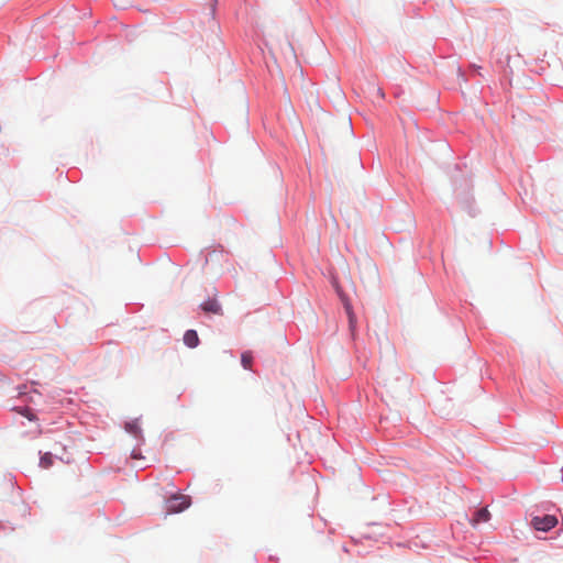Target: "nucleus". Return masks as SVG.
<instances>
[{"label": "nucleus", "mask_w": 563, "mask_h": 563, "mask_svg": "<svg viewBox=\"0 0 563 563\" xmlns=\"http://www.w3.org/2000/svg\"><path fill=\"white\" fill-rule=\"evenodd\" d=\"M408 380L398 374L379 376L377 391L385 401H394L408 391Z\"/></svg>", "instance_id": "obj_1"}, {"label": "nucleus", "mask_w": 563, "mask_h": 563, "mask_svg": "<svg viewBox=\"0 0 563 563\" xmlns=\"http://www.w3.org/2000/svg\"><path fill=\"white\" fill-rule=\"evenodd\" d=\"M530 525L538 531L548 532L558 525V519L552 515L536 516L531 519Z\"/></svg>", "instance_id": "obj_2"}, {"label": "nucleus", "mask_w": 563, "mask_h": 563, "mask_svg": "<svg viewBox=\"0 0 563 563\" xmlns=\"http://www.w3.org/2000/svg\"><path fill=\"white\" fill-rule=\"evenodd\" d=\"M189 498L185 495H174L166 501V509L169 514L180 512L189 506Z\"/></svg>", "instance_id": "obj_3"}, {"label": "nucleus", "mask_w": 563, "mask_h": 563, "mask_svg": "<svg viewBox=\"0 0 563 563\" xmlns=\"http://www.w3.org/2000/svg\"><path fill=\"white\" fill-rule=\"evenodd\" d=\"M200 307L206 313H213L219 316L223 313L221 305L214 298L206 300L205 302L201 303Z\"/></svg>", "instance_id": "obj_4"}, {"label": "nucleus", "mask_w": 563, "mask_h": 563, "mask_svg": "<svg viewBox=\"0 0 563 563\" xmlns=\"http://www.w3.org/2000/svg\"><path fill=\"white\" fill-rule=\"evenodd\" d=\"M490 519V512L487 508H481L475 514L471 521L473 526H476L481 522H487Z\"/></svg>", "instance_id": "obj_5"}, {"label": "nucleus", "mask_w": 563, "mask_h": 563, "mask_svg": "<svg viewBox=\"0 0 563 563\" xmlns=\"http://www.w3.org/2000/svg\"><path fill=\"white\" fill-rule=\"evenodd\" d=\"M184 342L188 347H196L199 344V338L195 330H187L184 334Z\"/></svg>", "instance_id": "obj_6"}, {"label": "nucleus", "mask_w": 563, "mask_h": 563, "mask_svg": "<svg viewBox=\"0 0 563 563\" xmlns=\"http://www.w3.org/2000/svg\"><path fill=\"white\" fill-rule=\"evenodd\" d=\"M252 361H253V357L250 352L242 353L241 363L244 368H246V369L251 368Z\"/></svg>", "instance_id": "obj_7"}, {"label": "nucleus", "mask_w": 563, "mask_h": 563, "mask_svg": "<svg viewBox=\"0 0 563 563\" xmlns=\"http://www.w3.org/2000/svg\"><path fill=\"white\" fill-rule=\"evenodd\" d=\"M53 464V456L51 453H45L41 460H40V465L41 467L43 468H48L51 467Z\"/></svg>", "instance_id": "obj_8"}, {"label": "nucleus", "mask_w": 563, "mask_h": 563, "mask_svg": "<svg viewBox=\"0 0 563 563\" xmlns=\"http://www.w3.org/2000/svg\"><path fill=\"white\" fill-rule=\"evenodd\" d=\"M125 430H126V432H129L130 434H132L134 437H139L141 433V429H140L139 424H125Z\"/></svg>", "instance_id": "obj_9"}, {"label": "nucleus", "mask_w": 563, "mask_h": 563, "mask_svg": "<svg viewBox=\"0 0 563 563\" xmlns=\"http://www.w3.org/2000/svg\"><path fill=\"white\" fill-rule=\"evenodd\" d=\"M346 310H347V314H349V322H350V328L353 330L354 327H355V316L353 314V312L351 311V309L349 307H346Z\"/></svg>", "instance_id": "obj_10"}, {"label": "nucleus", "mask_w": 563, "mask_h": 563, "mask_svg": "<svg viewBox=\"0 0 563 563\" xmlns=\"http://www.w3.org/2000/svg\"><path fill=\"white\" fill-rule=\"evenodd\" d=\"M24 417H26L29 420H32L33 419V415H32V411L30 408H25L24 409Z\"/></svg>", "instance_id": "obj_11"}, {"label": "nucleus", "mask_w": 563, "mask_h": 563, "mask_svg": "<svg viewBox=\"0 0 563 563\" xmlns=\"http://www.w3.org/2000/svg\"><path fill=\"white\" fill-rule=\"evenodd\" d=\"M376 93H377V96H379L380 98H383V97H384V92H383V90H382L380 88H376Z\"/></svg>", "instance_id": "obj_12"}, {"label": "nucleus", "mask_w": 563, "mask_h": 563, "mask_svg": "<svg viewBox=\"0 0 563 563\" xmlns=\"http://www.w3.org/2000/svg\"><path fill=\"white\" fill-rule=\"evenodd\" d=\"M132 457H134V459H135V457H137V455L135 454V452H134V451H133V453H132Z\"/></svg>", "instance_id": "obj_13"}]
</instances>
